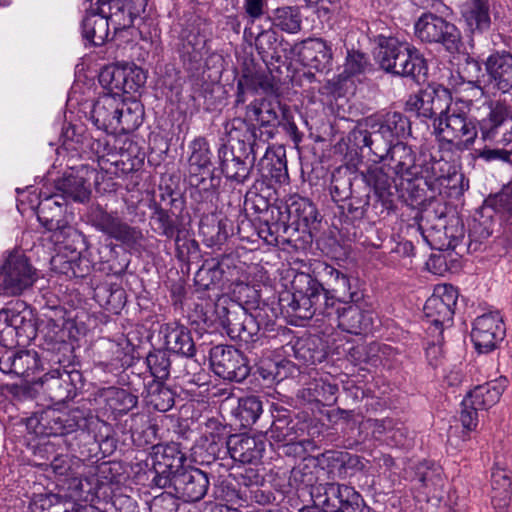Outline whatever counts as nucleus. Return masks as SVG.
I'll list each match as a JSON object with an SVG mask.
<instances>
[{
  "instance_id": "nucleus-1",
  "label": "nucleus",
  "mask_w": 512,
  "mask_h": 512,
  "mask_svg": "<svg viewBox=\"0 0 512 512\" xmlns=\"http://www.w3.org/2000/svg\"><path fill=\"white\" fill-rule=\"evenodd\" d=\"M330 194L342 216L351 224L388 215L396 207L398 187L384 167L369 166L361 177L348 168L332 173Z\"/></svg>"
},
{
  "instance_id": "nucleus-2",
  "label": "nucleus",
  "mask_w": 512,
  "mask_h": 512,
  "mask_svg": "<svg viewBox=\"0 0 512 512\" xmlns=\"http://www.w3.org/2000/svg\"><path fill=\"white\" fill-rule=\"evenodd\" d=\"M323 282L300 273L292 281L291 291L280 296L282 311L289 317L309 320L315 315L331 317L335 306L357 303L362 294L352 290L350 277L343 271L325 264L322 269Z\"/></svg>"
},
{
  "instance_id": "nucleus-3",
  "label": "nucleus",
  "mask_w": 512,
  "mask_h": 512,
  "mask_svg": "<svg viewBox=\"0 0 512 512\" xmlns=\"http://www.w3.org/2000/svg\"><path fill=\"white\" fill-rule=\"evenodd\" d=\"M378 49L377 59L386 72L410 78L417 83L425 80L427 61L417 48L394 37L379 36Z\"/></svg>"
},
{
  "instance_id": "nucleus-4",
  "label": "nucleus",
  "mask_w": 512,
  "mask_h": 512,
  "mask_svg": "<svg viewBox=\"0 0 512 512\" xmlns=\"http://www.w3.org/2000/svg\"><path fill=\"white\" fill-rule=\"evenodd\" d=\"M90 411L79 407L67 412L47 409L27 419V429L38 437H63L88 428Z\"/></svg>"
},
{
  "instance_id": "nucleus-5",
  "label": "nucleus",
  "mask_w": 512,
  "mask_h": 512,
  "mask_svg": "<svg viewBox=\"0 0 512 512\" xmlns=\"http://www.w3.org/2000/svg\"><path fill=\"white\" fill-rule=\"evenodd\" d=\"M88 220L97 231L129 248L140 247L145 239L139 227L127 223L117 211H107L101 205L91 207Z\"/></svg>"
},
{
  "instance_id": "nucleus-6",
  "label": "nucleus",
  "mask_w": 512,
  "mask_h": 512,
  "mask_svg": "<svg viewBox=\"0 0 512 512\" xmlns=\"http://www.w3.org/2000/svg\"><path fill=\"white\" fill-rule=\"evenodd\" d=\"M274 420L266 432L270 441L289 446L294 443H304L309 437L318 433L314 419L307 415H295L286 409H277Z\"/></svg>"
},
{
  "instance_id": "nucleus-7",
  "label": "nucleus",
  "mask_w": 512,
  "mask_h": 512,
  "mask_svg": "<svg viewBox=\"0 0 512 512\" xmlns=\"http://www.w3.org/2000/svg\"><path fill=\"white\" fill-rule=\"evenodd\" d=\"M416 37L424 43L441 44L449 53L462 47L459 29L445 18L431 12L423 13L414 25Z\"/></svg>"
},
{
  "instance_id": "nucleus-8",
  "label": "nucleus",
  "mask_w": 512,
  "mask_h": 512,
  "mask_svg": "<svg viewBox=\"0 0 512 512\" xmlns=\"http://www.w3.org/2000/svg\"><path fill=\"white\" fill-rule=\"evenodd\" d=\"M507 386L506 378L478 385L462 400L460 421L463 428L470 432L478 425V411L495 405Z\"/></svg>"
},
{
  "instance_id": "nucleus-9",
  "label": "nucleus",
  "mask_w": 512,
  "mask_h": 512,
  "mask_svg": "<svg viewBox=\"0 0 512 512\" xmlns=\"http://www.w3.org/2000/svg\"><path fill=\"white\" fill-rule=\"evenodd\" d=\"M282 213L298 243L312 242L313 232L318 229L321 219L316 206L308 198L290 197L283 206Z\"/></svg>"
},
{
  "instance_id": "nucleus-10",
  "label": "nucleus",
  "mask_w": 512,
  "mask_h": 512,
  "mask_svg": "<svg viewBox=\"0 0 512 512\" xmlns=\"http://www.w3.org/2000/svg\"><path fill=\"white\" fill-rule=\"evenodd\" d=\"M435 133L440 141L446 142L457 151H464L474 144L478 129L474 119L465 112L449 110L443 120L435 123Z\"/></svg>"
},
{
  "instance_id": "nucleus-11",
  "label": "nucleus",
  "mask_w": 512,
  "mask_h": 512,
  "mask_svg": "<svg viewBox=\"0 0 512 512\" xmlns=\"http://www.w3.org/2000/svg\"><path fill=\"white\" fill-rule=\"evenodd\" d=\"M185 460V455L178 444H154L151 453L152 469L155 473L152 479L154 485L163 489L170 488L172 477L186 469Z\"/></svg>"
},
{
  "instance_id": "nucleus-12",
  "label": "nucleus",
  "mask_w": 512,
  "mask_h": 512,
  "mask_svg": "<svg viewBox=\"0 0 512 512\" xmlns=\"http://www.w3.org/2000/svg\"><path fill=\"white\" fill-rule=\"evenodd\" d=\"M458 299V291L451 284L437 285L433 294L426 300L423 311L425 317L431 322V333H443L444 325L453 319L454 309Z\"/></svg>"
},
{
  "instance_id": "nucleus-13",
  "label": "nucleus",
  "mask_w": 512,
  "mask_h": 512,
  "mask_svg": "<svg viewBox=\"0 0 512 512\" xmlns=\"http://www.w3.org/2000/svg\"><path fill=\"white\" fill-rule=\"evenodd\" d=\"M239 263L238 258L233 255L207 259L195 273V285L199 290H209L225 281L234 283L240 279Z\"/></svg>"
},
{
  "instance_id": "nucleus-14",
  "label": "nucleus",
  "mask_w": 512,
  "mask_h": 512,
  "mask_svg": "<svg viewBox=\"0 0 512 512\" xmlns=\"http://www.w3.org/2000/svg\"><path fill=\"white\" fill-rule=\"evenodd\" d=\"M210 366L224 380L242 382L250 374L246 356L233 346L217 345L210 350Z\"/></svg>"
},
{
  "instance_id": "nucleus-15",
  "label": "nucleus",
  "mask_w": 512,
  "mask_h": 512,
  "mask_svg": "<svg viewBox=\"0 0 512 512\" xmlns=\"http://www.w3.org/2000/svg\"><path fill=\"white\" fill-rule=\"evenodd\" d=\"M35 270L24 255L11 254L0 272V294L15 296L32 286Z\"/></svg>"
},
{
  "instance_id": "nucleus-16",
  "label": "nucleus",
  "mask_w": 512,
  "mask_h": 512,
  "mask_svg": "<svg viewBox=\"0 0 512 512\" xmlns=\"http://www.w3.org/2000/svg\"><path fill=\"white\" fill-rule=\"evenodd\" d=\"M210 481L208 474L198 468L190 467L172 477L171 491L168 498L172 500L173 493L176 498L184 502H198L207 494Z\"/></svg>"
},
{
  "instance_id": "nucleus-17",
  "label": "nucleus",
  "mask_w": 512,
  "mask_h": 512,
  "mask_svg": "<svg viewBox=\"0 0 512 512\" xmlns=\"http://www.w3.org/2000/svg\"><path fill=\"white\" fill-rule=\"evenodd\" d=\"M489 112L479 121L481 138L484 141L495 140L499 129L504 128L501 143H512V108L505 101H491L488 104Z\"/></svg>"
},
{
  "instance_id": "nucleus-18",
  "label": "nucleus",
  "mask_w": 512,
  "mask_h": 512,
  "mask_svg": "<svg viewBox=\"0 0 512 512\" xmlns=\"http://www.w3.org/2000/svg\"><path fill=\"white\" fill-rule=\"evenodd\" d=\"M257 156L245 149L237 150L233 144H222L218 149L221 172L228 180L238 184L249 178Z\"/></svg>"
},
{
  "instance_id": "nucleus-19",
  "label": "nucleus",
  "mask_w": 512,
  "mask_h": 512,
  "mask_svg": "<svg viewBox=\"0 0 512 512\" xmlns=\"http://www.w3.org/2000/svg\"><path fill=\"white\" fill-rule=\"evenodd\" d=\"M58 197V194L45 196L37 207V218L47 231L53 233L56 242H63L74 229L65 219L63 203Z\"/></svg>"
},
{
  "instance_id": "nucleus-20",
  "label": "nucleus",
  "mask_w": 512,
  "mask_h": 512,
  "mask_svg": "<svg viewBox=\"0 0 512 512\" xmlns=\"http://www.w3.org/2000/svg\"><path fill=\"white\" fill-rule=\"evenodd\" d=\"M505 337V326L497 313L478 316L471 331V339L480 353L493 351Z\"/></svg>"
},
{
  "instance_id": "nucleus-21",
  "label": "nucleus",
  "mask_w": 512,
  "mask_h": 512,
  "mask_svg": "<svg viewBox=\"0 0 512 512\" xmlns=\"http://www.w3.org/2000/svg\"><path fill=\"white\" fill-rule=\"evenodd\" d=\"M205 428L195 454L202 464H211L221 454H227V440L230 435L227 426L214 418L206 421Z\"/></svg>"
},
{
  "instance_id": "nucleus-22",
  "label": "nucleus",
  "mask_w": 512,
  "mask_h": 512,
  "mask_svg": "<svg viewBox=\"0 0 512 512\" xmlns=\"http://www.w3.org/2000/svg\"><path fill=\"white\" fill-rule=\"evenodd\" d=\"M290 53L297 56L299 62L317 72L329 71L332 65L331 47L319 38H309L296 43Z\"/></svg>"
},
{
  "instance_id": "nucleus-23",
  "label": "nucleus",
  "mask_w": 512,
  "mask_h": 512,
  "mask_svg": "<svg viewBox=\"0 0 512 512\" xmlns=\"http://www.w3.org/2000/svg\"><path fill=\"white\" fill-rule=\"evenodd\" d=\"M160 334L168 351L185 356V367L198 368L195 361L191 360L195 355L196 347L190 330L177 322L166 323L161 326Z\"/></svg>"
},
{
  "instance_id": "nucleus-24",
  "label": "nucleus",
  "mask_w": 512,
  "mask_h": 512,
  "mask_svg": "<svg viewBox=\"0 0 512 512\" xmlns=\"http://www.w3.org/2000/svg\"><path fill=\"white\" fill-rule=\"evenodd\" d=\"M225 131L228 141L235 143L237 150L245 149L252 155H258L266 149V142L258 138L256 126L244 119L234 118L227 122Z\"/></svg>"
},
{
  "instance_id": "nucleus-25",
  "label": "nucleus",
  "mask_w": 512,
  "mask_h": 512,
  "mask_svg": "<svg viewBox=\"0 0 512 512\" xmlns=\"http://www.w3.org/2000/svg\"><path fill=\"white\" fill-rule=\"evenodd\" d=\"M488 85L502 93L512 89V54L494 53L485 61Z\"/></svg>"
},
{
  "instance_id": "nucleus-26",
  "label": "nucleus",
  "mask_w": 512,
  "mask_h": 512,
  "mask_svg": "<svg viewBox=\"0 0 512 512\" xmlns=\"http://www.w3.org/2000/svg\"><path fill=\"white\" fill-rule=\"evenodd\" d=\"M264 449L263 440L246 434L230 435L227 440V453L234 461L243 464L260 460Z\"/></svg>"
},
{
  "instance_id": "nucleus-27",
  "label": "nucleus",
  "mask_w": 512,
  "mask_h": 512,
  "mask_svg": "<svg viewBox=\"0 0 512 512\" xmlns=\"http://www.w3.org/2000/svg\"><path fill=\"white\" fill-rule=\"evenodd\" d=\"M271 219H265L260 222L257 233L258 236L268 244H278L279 238H282L283 242L298 245V241L294 234L290 232V226L282 213V207H271Z\"/></svg>"
},
{
  "instance_id": "nucleus-28",
  "label": "nucleus",
  "mask_w": 512,
  "mask_h": 512,
  "mask_svg": "<svg viewBox=\"0 0 512 512\" xmlns=\"http://www.w3.org/2000/svg\"><path fill=\"white\" fill-rule=\"evenodd\" d=\"M500 232V220L496 215L491 214L490 211L476 212L472 221L469 224L467 243L468 251L475 252L480 249V246L485 243L494 233Z\"/></svg>"
},
{
  "instance_id": "nucleus-29",
  "label": "nucleus",
  "mask_w": 512,
  "mask_h": 512,
  "mask_svg": "<svg viewBox=\"0 0 512 512\" xmlns=\"http://www.w3.org/2000/svg\"><path fill=\"white\" fill-rule=\"evenodd\" d=\"M343 308L335 306L333 315L337 316L338 327L350 334L367 333L372 329L373 317L372 313L363 310L356 303L345 304Z\"/></svg>"
},
{
  "instance_id": "nucleus-30",
  "label": "nucleus",
  "mask_w": 512,
  "mask_h": 512,
  "mask_svg": "<svg viewBox=\"0 0 512 512\" xmlns=\"http://www.w3.org/2000/svg\"><path fill=\"white\" fill-rule=\"evenodd\" d=\"M365 126L369 129H379L392 142L411 134L410 120L400 112H387L381 116L368 117L365 119Z\"/></svg>"
},
{
  "instance_id": "nucleus-31",
  "label": "nucleus",
  "mask_w": 512,
  "mask_h": 512,
  "mask_svg": "<svg viewBox=\"0 0 512 512\" xmlns=\"http://www.w3.org/2000/svg\"><path fill=\"white\" fill-rule=\"evenodd\" d=\"M29 508L31 512H103L93 505L78 506L67 496L54 493L35 495Z\"/></svg>"
},
{
  "instance_id": "nucleus-32",
  "label": "nucleus",
  "mask_w": 512,
  "mask_h": 512,
  "mask_svg": "<svg viewBox=\"0 0 512 512\" xmlns=\"http://www.w3.org/2000/svg\"><path fill=\"white\" fill-rule=\"evenodd\" d=\"M127 355L122 346L110 339H101L93 346V360L105 372L115 373L125 366Z\"/></svg>"
},
{
  "instance_id": "nucleus-33",
  "label": "nucleus",
  "mask_w": 512,
  "mask_h": 512,
  "mask_svg": "<svg viewBox=\"0 0 512 512\" xmlns=\"http://www.w3.org/2000/svg\"><path fill=\"white\" fill-rule=\"evenodd\" d=\"M284 109H288V106L282 105L280 101L256 99L247 106V116L260 127L269 128L267 132L272 136L273 130L279 126Z\"/></svg>"
},
{
  "instance_id": "nucleus-34",
  "label": "nucleus",
  "mask_w": 512,
  "mask_h": 512,
  "mask_svg": "<svg viewBox=\"0 0 512 512\" xmlns=\"http://www.w3.org/2000/svg\"><path fill=\"white\" fill-rule=\"evenodd\" d=\"M387 165L406 181L417 177L416 154L412 147L402 141H397L384 160Z\"/></svg>"
},
{
  "instance_id": "nucleus-35",
  "label": "nucleus",
  "mask_w": 512,
  "mask_h": 512,
  "mask_svg": "<svg viewBox=\"0 0 512 512\" xmlns=\"http://www.w3.org/2000/svg\"><path fill=\"white\" fill-rule=\"evenodd\" d=\"M120 104L121 98L115 95H102L97 99L91 110V120L97 129L115 133Z\"/></svg>"
},
{
  "instance_id": "nucleus-36",
  "label": "nucleus",
  "mask_w": 512,
  "mask_h": 512,
  "mask_svg": "<svg viewBox=\"0 0 512 512\" xmlns=\"http://www.w3.org/2000/svg\"><path fill=\"white\" fill-rule=\"evenodd\" d=\"M352 137L357 147L368 148L375 163L384 161L394 145L379 129H355Z\"/></svg>"
},
{
  "instance_id": "nucleus-37",
  "label": "nucleus",
  "mask_w": 512,
  "mask_h": 512,
  "mask_svg": "<svg viewBox=\"0 0 512 512\" xmlns=\"http://www.w3.org/2000/svg\"><path fill=\"white\" fill-rule=\"evenodd\" d=\"M42 349L46 353V358L61 368H69L75 361L74 345L64 339V332H48L44 336Z\"/></svg>"
},
{
  "instance_id": "nucleus-38",
  "label": "nucleus",
  "mask_w": 512,
  "mask_h": 512,
  "mask_svg": "<svg viewBox=\"0 0 512 512\" xmlns=\"http://www.w3.org/2000/svg\"><path fill=\"white\" fill-rule=\"evenodd\" d=\"M40 368V361L36 351L22 350L0 359V369L5 373H13L26 378L34 375Z\"/></svg>"
},
{
  "instance_id": "nucleus-39",
  "label": "nucleus",
  "mask_w": 512,
  "mask_h": 512,
  "mask_svg": "<svg viewBox=\"0 0 512 512\" xmlns=\"http://www.w3.org/2000/svg\"><path fill=\"white\" fill-rule=\"evenodd\" d=\"M181 212L175 209H168L160 204H154L150 217L153 231L168 239L174 238L178 231L185 229L180 217Z\"/></svg>"
},
{
  "instance_id": "nucleus-40",
  "label": "nucleus",
  "mask_w": 512,
  "mask_h": 512,
  "mask_svg": "<svg viewBox=\"0 0 512 512\" xmlns=\"http://www.w3.org/2000/svg\"><path fill=\"white\" fill-rule=\"evenodd\" d=\"M452 96L450 91L439 85L437 88L424 90V108L422 118L434 119L433 125L445 117L450 110Z\"/></svg>"
},
{
  "instance_id": "nucleus-41",
  "label": "nucleus",
  "mask_w": 512,
  "mask_h": 512,
  "mask_svg": "<svg viewBox=\"0 0 512 512\" xmlns=\"http://www.w3.org/2000/svg\"><path fill=\"white\" fill-rule=\"evenodd\" d=\"M97 12L105 15L115 29L129 27L133 24L131 2L128 0H97Z\"/></svg>"
},
{
  "instance_id": "nucleus-42",
  "label": "nucleus",
  "mask_w": 512,
  "mask_h": 512,
  "mask_svg": "<svg viewBox=\"0 0 512 512\" xmlns=\"http://www.w3.org/2000/svg\"><path fill=\"white\" fill-rule=\"evenodd\" d=\"M109 19L96 8L91 7L90 11L82 21V34L84 39L94 46L104 44L109 35Z\"/></svg>"
},
{
  "instance_id": "nucleus-43",
  "label": "nucleus",
  "mask_w": 512,
  "mask_h": 512,
  "mask_svg": "<svg viewBox=\"0 0 512 512\" xmlns=\"http://www.w3.org/2000/svg\"><path fill=\"white\" fill-rule=\"evenodd\" d=\"M41 387L43 393L55 403H63L76 396L72 388L67 384V380L60 374L59 368L46 373L41 378Z\"/></svg>"
},
{
  "instance_id": "nucleus-44",
  "label": "nucleus",
  "mask_w": 512,
  "mask_h": 512,
  "mask_svg": "<svg viewBox=\"0 0 512 512\" xmlns=\"http://www.w3.org/2000/svg\"><path fill=\"white\" fill-rule=\"evenodd\" d=\"M450 164L443 159H435L430 157L418 164L417 177L414 180H423V185L433 189L436 182L442 185V181L450 176Z\"/></svg>"
},
{
  "instance_id": "nucleus-45",
  "label": "nucleus",
  "mask_w": 512,
  "mask_h": 512,
  "mask_svg": "<svg viewBox=\"0 0 512 512\" xmlns=\"http://www.w3.org/2000/svg\"><path fill=\"white\" fill-rule=\"evenodd\" d=\"M269 71L258 67L256 64L251 62L245 64L242 74L239 79L246 85L247 89L257 92L262 90L265 93L274 91L272 69L267 66Z\"/></svg>"
},
{
  "instance_id": "nucleus-46",
  "label": "nucleus",
  "mask_w": 512,
  "mask_h": 512,
  "mask_svg": "<svg viewBox=\"0 0 512 512\" xmlns=\"http://www.w3.org/2000/svg\"><path fill=\"white\" fill-rule=\"evenodd\" d=\"M173 360L168 350L155 349L146 356V365L150 374L156 381H165L169 378L171 371L175 373L176 378L188 376L189 373L178 372L172 368Z\"/></svg>"
},
{
  "instance_id": "nucleus-47",
  "label": "nucleus",
  "mask_w": 512,
  "mask_h": 512,
  "mask_svg": "<svg viewBox=\"0 0 512 512\" xmlns=\"http://www.w3.org/2000/svg\"><path fill=\"white\" fill-rule=\"evenodd\" d=\"M284 44L288 45L283 39L279 40L277 33L272 29L263 30L255 39L256 50L267 66L271 64L270 61L282 62L279 48Z\"/></svg>"
},
{
  "instance_id": "nucleus-48",
  "label": "nucleus",
  "mask_w": 512,
  "mask_h": 512,
  "mask_svg": "<svg viewBox=\"0 0 512 512\" xmlns=\"http://www.w3.org/2000/svg\"><path fill=\"white\" fill-rule=\"evenodd\" d=\"M55 188L61 193V198L72 199L76 202H84L89 199L90 188L87 181L78 175L72 173L64 175L59 179Z\"/></svg>"
},
{
  "instance_id": "nucleus-49",
  "label": "nucleus",
  "mask_w": 512,
  "mask_h": 512,
  "mask_svg": "<svg viewBox=\"0 0 512 512\" xmlns=\"http://www.w3.org/2000/svg\"><path fill=\"white\" fill-rule=\"evenodd\" d=\"M99 396L104 399L112 411L118 414H126L138 404L136 395L114 386L101 389Z\"/></svg>"
},
{
  "instance_id": "nucleus-50",
  "label": "nucleus",
  "mask_w": 512,
  "mask_h": 512,
  "mask_svg": "<svg viewBox=\"0 0 512 512\" xmlns=\"http://www.w3.org/2000/svg\"><path fill=\"white\" fill-rule=\"evenodd\" d=\"M215 311L220 325L227 334L232 339H238V336L241 335L242 320L248 311L239 304H232L230 307L216 305Z\"/></svg>"
},
{
  "instance_id": "nucleus-51",
  "label": "nucleus",
  "mask_w": 512,
  "mask_h": 512,
  "mask_svg": "<svg viewBox=\"0 0 512 512\" xmlns=\"http://www.w3.org/2000/svg\"><path fill=\"white\" fill-rule=\"evenodd\" d=\"M143 120L142 106L138 101L126 102L121 98L117 116L118 128L115 133H130L136 130Z\"/></svg>"
},
{
  "instance_id": "nucleus-52",
  "label": "nucleus",
  "mask_w": 512,
  "mask_h": 512,
  "mask_svg": "<svg viewBox=\"0 0 512 512\" xmlns=\"http://www.w3.org/2000/svg\"><path fill=\"white\" fill-rule=\"evenodd\" d=\"M189 183L195 189V193L199 195L201 201L212 200L216 194L221 179L214 175L211 170H203L200 172H191L189 174Z\"/></svg>"
},
{
  "instance_id": "nucleus-53",
  "label": "nucleus",
  "mask_w": 512,
  "mask_h": 512,
  "mask_svg": "<svg viewBox=\"0 0 512 512\" xmlns=\"http://www.w3.org/2000/svg\"><path fill=\"white\" fill-rule=\"evenodd\" d=\"M264 156L260 160L259 165L261 169L267 170L266 177H270L277 183H286L289 179L287 161L285 153L282 156L276 154L274 151L269 150V145L266 143V149H263Z\"/></svg>"
},
{
  "instance_id": "nucleus-54",
  "label": "nucleus",
  "mask_w": 512,
  "mask_h": 512,
  "mask_svg": "<svg viewBox=\"0 0 512 512\" xmlns=\"http://www.w3.org/2000/svg\"><path fill=\"white\" fill-rule=\"evenodd\" d=\"M147 402L159 412L169 411L175 403V393L163 381L153 380L147 387Z\"/></svg>"
},
{
  "instance_id": "nucleus-55",
  "label": "nucleus",
  "mask_w": 512,
  "mask_h": 512,
  "mask_svg": "<svg viewBox=\"0 0 512 512\" xmlns=\"http://www.w3.org/2000/svg\"><path fill=\"white\" fill-rule=\"evenodd\" d=\"M95 296L100 305L114 314H118L126 304V292L118 284L99 287Z\"/></svg>"
},
{
  "instance_id": "nucleus-56",
  "label": "nucleus",
  "mask_w": 512,
  "mask_h": 512,
  "mask_svg": "<svg viewBox=\"0 0 512 512\" xmlns=\"http://www.w3.org/2000/svg\"><path fill=\"white\" fill-rule=\"evenodd\" d=\"M99 82L108 90L105 95L121 98L125 94V66L110 65L104 67L99 74Z\"/></svg>"
},
{
  "instance_id": "nucleus-57",
  "label": "nucleus",
  "mask_w": 512,
  "mask_h": 512,
  "mask_svg": "<svg viewBox=\"0 0 512 512\" xmlns=\"http://www.w3.org/2000/svg\"><path fill=\"white\" fill-rule=\"evenodd\" d=\"M274 27L295 34L301 30L302 15L298 7L286 6L277 8L272 17Z\"/></svg>"
},
{
  "instance_id": "nucleus-58",
  "label": "nucleus",
  "mask_w": 512,
  "mask_h": 512,
  "mask_svg": "<svg viewBox=\"0 0 512 512\" xmlns=\"http://www.w3.org/2000/svg\"><path fill=\"white\" fill-rule=\"evenodd\" d=\"M263 413V402L258 396L250 395L238 400L236 416L243 427L254 425Z\"/></svg>"
},
{
  "instance_id": "nucleus-59",
  "label": "nucleus",
  "mask_w": 512,
  "mask_h": 512,
  "mask_svg": "<svg viewBox=\"0 0 512 512\" xmlns=\"http://www.w3.org/2000/svg\"><path fill=\"white\" fill-rule=\"evenodd\" d=\"M173 239L175 244V256L179 261L190 263L199 259V244L191 237L186 229L178 231L177 235Z\"/></svg>"
},
{
  "instance_id": "nucleus-60",
  "label": "nucleus",
  "mask_w": 512,
  "mask_h": 512,
  "mask_svg": "<svg viewBox=\"0 0 512 512\" xmlns=\"http://www.w3.org/2000/svg\"><path fill=\"white\" fill-rule=\"evenodd\" d=\"M8 312L9 320L15 331L18 333V338L22 342L29 341L36 337L37 329L34 321L31 318L30 311H17L12 308L6 309Z\"/></svg>"
},
{
  "instance_id": "nucleus-61",
  "label": "nucleus",
  "mask_w": 512,
  "mask_h": 512,
  "mask_svg": "<svg viewBox=\"0 0 512 512\" xmlns=\"http://www.w3.org/2000/svg\"><path fill=\"white\" fill-rule=\"evenodd\" d=\"M192 153L189 158V174L210 170L211 153L205 138H196L191 144Z\"/></svg>"
},
{
  "instance_id": "nucleus-62",
  "label": "nucleus",
  "mask_w": 512,
  "mask_h": 512,
  "mask_svg": "<svg viewBox=\"0 0 512 512\" xmlns=\"http://www.w3.org/2000/svg\"><path fill=\"white\" fill-rule=\"evenodd\" d=\"M380 345L376 342L358 344L348 352V359L355 365L369 364L377 366L381 362Z\"/></svg>"
},
{
  "instance_id": "nucleus-63",
  "label": "nucleus",
  "mask_w": 512,
  "mask_h": 512,
  "mask_svg": "<svg viewBox=\"0 0 512 512\" xmlns=\"http://www.w3.org/2000/svg\"><path fill=\"white\" fill-rule=\"evenodd\" d=\"M471 8L466 13V20L473 30H488L491 24L487 0H471Z\"/></svg>"
},
{
  "instance_id": "nucleus-64",
  "label": "nucleus",
  "mask_w": 512,
  "mask_h": 512,
  "mask_svg": "<svg viewBox=\"0 0 512 512\" xmlns=\"http://www.w3.org/2000/svg\"><path fill=\"white\" fill-rule=\"evenodd\" d=\"M337 486L338 483L335 482L320 483L312 486L310 495L313 503L316 504V506L331 509V511L337 510L339 506L336 504V498L338 496L336 489Z\"/></svg>"
}]
</instances>
